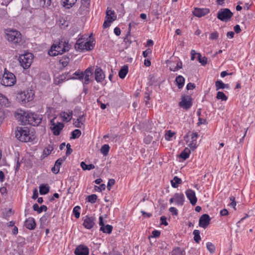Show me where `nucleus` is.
Masks as SVG:
<instances>
[{"label":"nucleus","instance_id":"de8ad7c7","mask_svg":"<svg viewBox=\"0 0 255 255\" xmlns=\"http://www.w3.org/2000/svg\"><path fill=\"white\" fill-rule=\"evenodd\" d=\"M171 255H183V251L179 248H177L173 250Z\"/></svg>","mask_w":255,"mask_h":255},{"label":"nucleus","instance_id":"0eeeda50","mask_svg":"<svg viewBox=\"0 0 255 255\" xmlns=\"http://www.w3.org/2000/svg\"><path fill=\"white\" fill-rule=\"evenodd\" d=\"M33 59L32 53H28L19 56L18 60L24 69H28L31 65Z\"/></svg>","mask_w":255,"mask_h":255},{"label":"nucleus","instance_id":"423d86ee","mask_svg":"<svg viewBox=\"0 0 255 255\" xmlns=\"http://www.w3.org/2000/svg\"><path fill=\"white\" fill-rule=\"evenodd\" d=\"M75 48L77 51L91 50L94 48V45L90 40L85 41L84 39L79 38L75 45Z\"/></svg>","mask_w":255,"mask_h":255},{"label":"nucleus","instance_id":"4c0bfd02","mask_svg":"<svg viewBox=\"0 0 255 255\" xmlns=\"http://www.w3.org/2000/svg\"><path fill=\"white\" fill-rule=\"evenodd\" d=\"M216 98L218 100H222V101H227L228 97L222 92L219 91L217 94Z\"/></svg>","mask_w":255,"mask_h":255},{"label":"nucleus","instance_id":"bf43d9fd","mask_svg":"<svg viewBox=\"0 0 255 255\" xmlns=\"http://www.w3.org/2000/svg\"><path fill=\"white\" fill-rule=\"evenodd\" d=\"M195 88V85L192 83H189L186 86V89L188 90H193Z\"/></svg>","mask_w":255,"mask_h":255},{"label":"nucleus","instance_id":"1a4fd4ad","mask_svg":"<svg viewBox=\"0 0 255 255\" xmlns=\"http://www.w3.org/2000/svg\"><path fill=\"white\" fill-rule=\"evenodd\" d=\"M33 93L32 91H22L18 93L16 98L19 102L26 103L33 99Z\"/></svg>","mask_w":255,"mask_h":255},{"label":"nucleus","instance_id":"0e129e2a","mask_svg":"<svg viewBox=\"0 0 255 255\" xmlns=\"http://www.w3.org/2000/svg\"><path fill=\"white\" fill-rule=\"evenodd\" d=\"M149 99H150L149 94L147 93H145L144 101L146 105H148V101L149 100Z\"/></svg>","mask_w":255,"mask_h":255},{"label":"nucleus","instance_id":"a878e982","mask_svg":"<svg viewBox=\"0 0 255 255\" xmlns=\"http://www.w3.org/2000/svg\"><path fill=\"white\" fill-rule=\"evenodd\" d=\"M128 73V66L124 65L120 69L119 72V76L120 78L124 79Z\"/></svg>","mask_w":255,"mask_h":255},{"label":"nucleus","instance_id":"39448f33","mask_svg":"<svg viewBox=\"0 0 255 255\" xmlns=\"http://www.w3.org/2000/svg\"><path fill=\"white\" fill-rule=\"evenodd\" d=\"M5 38L11 43L17 44L21 41V34L16 30H9L6 33Z\"/></svg>","mask_w":255,"mask_h":255},{"label":"nucleus","instance_id":"774afa93","mask_svg":"<svg viewBox=\"0 0 255 255\" xmlns=\"http://www.w3.org/2000/svg\"><path fill=\"white\" fill-rule=\"evenodd\" d=\"M220 214L221 216H226L229 214V212L227 209H224L220 211Z\"/></svg>","mask_w":255,"mask_h":255},{"label":"nucleus","instance_id":"ddd939ff","mask_svg":"<svg viewBox=\"0 0 255 255\" xmlns=\"http://www.w3.org/2000/svg\"><path fill=\"white\" fill-rule=\"evenodd\" d=\"M99 225L101 226L100 231L104 233L111 234L113 230V227L110 225H104L103 218L102 216L99 217Z\"/></svg>","mask_w":255,"mask_h":255},{"label":"nucleus","instance_id":"f257e3e1","mask_svg":"<svg viewBox=\"0 0 255 255\" xmlns=\"http://www.w3.org/2000/svg\"><path fill=\"white\" fill-rule=\"evenodd\" d=\"M20 119L24 125L32 126H38L42 121V118L39 115L24 111L20 114Z\"/></svg>","mask_w":255,"mask_h":255},{"label":"nucleus","instance_id":"aec40b11","mask_svg":"<svg viewBox=\"0 0 255 255\" xmlns=\"http://www.w3.org/2000/svg\"><path fill=\"white\" fill-rule=\"evenodd\" d=\"M63 127V123H58L57 124H53V126H51L50 128L52 130L54 135H59Z\"/></svg>","mask_w":255,"mask_h":255},{"label":"nucleus","instance_id":"5fc2aeb1","mask_svg":"<svg viewBox=\"0 0 255 255\" xmlns=\"http://www.w3.org/2000/svg\"><path fill=\"white\" fill-rule=\"evenodd\" d=\"M66 146L67 148L66 154V155H69L72 152L73 150L71 148V145L70 143H67Z\"/></svg>","mask_w":255,"mask_h":255},{"label":"nucleus","instance_id":"58836bf2","mask_svg":"<svg viewBox=\"0 0 255 255\" xmlns=\"http://www.w3.org/2000/svg\"><path fill=\"white\" fill-rule=\"evenodd\" d=\"M110 149V146L108 144H104L101 148V152L104 155H107L108 154Z\"/></svg>","mask_w":255,"mask_h":255},{"label":"nucleus","instance_id":"680f3d73","mask_svg":"<svg viewBox=\"0 0 255 255\" xmlns=\"http://www.w3.org/2000/svg\"><path fill=\"white\" fill-rule=\"evenodd\" d=\"M84 115L83 114L82 115H79L78 118L77 119V121L81 123L82 124H83V123L85 122V119L84 118Z\"/></svg>","mask_w":255,"mask_h":255},{"label":"nucleus","instance_id":"20e7f679","mask_svg":"<svg viewBox=\"0 0 255 255\" xmlns=\"http://www.w3.org/2000/svg\"><path fill=\"white\" fill-rule=\"evenodd\" d=\"M15 83L16 78L14 75L5 69L2 78L0 80L1 85L5 87H10L14 85Z\"/></svg>","mask_w":255,"mask_h":255},{"label":"nucleus","instance_id":"2eb2a0df","mask_svg":"<svg viewBox=\"0 0 255 255\" xmlns=\"http://www.w3.org/2000/svg\"><path fill=\"white\" fill-rule=\"evenodd\" d=\"M89 250L87 246L83 245L78 246L75 249L74 253L76 255H88Z\"/></svg>","mask_w":255,"mask_h":255},{"label":"nucleus","instance_id":"f03ea898","mask_svg":"<svg viewBox=\"0 0 255 255\" xmlns=\"http://www.w3.org/2000/svg\"><path fill=\"white\" fill-rule=\"evenodd\" d=\"M70 49V45L65 39H62L58 42L54 43L48 51V54L51 56H55L59 54H62Z\"/></svg>","mask_w":255,"mask_h":255},{"label":"nucleus","instance_id":"f3484780","mask_svg":"<svg viewBox=\"0 0 255 255\" xmlns=\"http://www.w3.org/2000/svg\"><path fill=\"white\" fill-rule=\"evenodd\" d=\"M185 194L190 203L193 206L195 205L197 201L195 192L191 189H188L186 190Z\"/></svg>","mask_w":255,"mask_h":255},{"label":"nucleus","instance_id":"13d9d810","mask_svg":"<svg viewBox=\"0 0 255 255\" xmlns=\"http://www.w3.org/2000/svg\"><path fill=\"white\" fill-rule=\"evenodd\" d=\"M169 211L173 215H178V210L175 207H170Z\"/></svg>","mask_w":255,"mask_h":255},{"label":"nucleus","instance_id":"79ce46f5","mask_svg":"<svg viewBox=\"0 0 255 255\" xmlns=\"http://www.w3.org/2000/svg\"><path fill=\"white\" fill-rule=\"evenodd\" d=\"M97 199V196L96 194H92L87 197V200L91 203H95Z\"/></svg>","mask_w":255,"mask_h":255},{"label":"nucleus","instance_id":"c9c22d12","mask_svg":"<svg viewBox=\"0 0 255 255\" xmlns=\"http://www.w3.org/2000/svg\"><path fill=\"white\" fill-rule=\"evenodd\" d=\"M81 130L78 129H76L74 130L71 132V136L70 138L71 139L78 138L81 135Z\"/></svg>","mask_w":255,"mask_h":255},{"label":"nucleus","instance_id":"a211bd4d","mask_svg":"<svg viewBox=\"0 0 255 255\" xmlns=\"http://www.w3.org/2000/svg\"><path fill=\"white\" fill-rule=\"evenodd\" d=\"M95 79L97 82H102L105 78V75L100 67H97L94 72Z\"/></svg>","mask_w":255,"mask_h":255},{"label":"nucleus","instance_id":"5701e85b","mask_svg":"<svg viewBox=\"0 0 255 255\" xmlns=\"http://www.w3.org/2000/svg\"><path fill=\"white\" fill-rule=\"evenodd\" d=\"M175 201L177 205L182 206L184 202V196L183 193H175L174 194Z\"/></svg>","mask_w":255,"mask_h":255},{"label":"nucleus","instance_id":"4d7b16f0","mask_svg":"<svg viewBox=\"0 0 255 255\" xmlns=\"http://www.w3.org/2000/svg\"><path fill=\"white\" fill-rule=\"evenodd\" d=\"M189 146L191 150H194L197 147L196 142L192 141L189 144Z\"/></svg>","mask_w":255,"mask_h":255},{"label":"nucleus","instance_id":"09e8293b","mask_svg":"<svg viewBox=\"0 0 255 255\" xmlns=\"http://www.w3.org/2000/svg\"><path fill=\"white\" fill-rule=\"evenodd\" d=\"M182 67V63L181 61H180L177 64V65L174 68L170 67L169 69L170 71H176L178 70L179 69H181Z\"/></svg>","mask_w":255,"mask_h":255},{"label":"nucleus","instance_id":"f8f14e48","mask_svg":"<svg viewBox=\"0 0 255 255\" xmlns=\"http://www.w3.org/2000/svg\"><path fill=\"white\" fill-rule=\"evenodd\" d=\"M93 68L90 67L87 68L85 71L83 72L84 81L83 82V83L84 85H87L91 82L90 77L93 75Z\"/></svg>","mask_w":255,"mask_h":255},{"label":"nucleus","instance_id":"603ef678","mask_svg":"<svg viewBox=\"0 0 255 255\" xmlns=\"http://www.w3.org/2000/svg\"><path fill=\"white\" fill-rule=\"evenodd\" d=\"M115 183V180L114 179H110L109 180L108 185H107V188L108 190H110L111 189V186L112 185H114Z\"/></svg>","mask_w":255,"mask_h":255},{"label":"nucleus","instance_id":"ea45409f","mask_svg":"<svg viewBox=\"0 0 255 255\" xmlns=\"http://www.w3.org/2000/svg\"><path fill=\"white\" fill-rule=\"evenodd\" d=\"M206 247L210 253L213 254L215 252V247L212 243L208 242L206 244Z\"/></svg>","mask_w":255,"mask_h":255},{"label":"nucleus","instance_id":"052dcab7","mask_svg":"<svg viewBox=\"0 0 255 255\" xmlns=\"http://www.w3.org/2000/svg\"><path fill=\"white\" fill-rule=\"evenodd\" d=\"M198 135H199L197 132H193L191 134L192 141L196 142V140L198 137Z\"/></svg>","mask_w":255,"mask_h":255},{"label":"nucleus","instance_id":"a18cd8bd","mask_svg":"<svg viewBox=\"0 0 255 255\" xmlns=\"http://www.w3.org/2000/svg\"><path fill=\"white\" fill-rule=\"evenodd\" d=\"M81 208L79 206H77L75 207L73 210V213L74 214L75 217L76 218H79L80 217V210Z\"/></svg>","mask_w":255,"mask_h":255},{"label":"nucleus","instance_id":"37998d69","mask_svg":"<svg viewBox=\"0 0 255 255\" xmlns=\"http://www.w3.org/2000/svg\"><path fill=\"white\" fill-rule=\"evenodd\" d=\"M216 90L224 89V83L221 80H217L215 82Z\"/></svg>","mask_w":255,"mask_h":255},{"label":"nucleus","instance_id":"3c124183","mask_svg":"<svg viewBox=\"0 0 255 255\" xmlns=\"http://www.w3.org/2000/svg\"><path fill=\"white\" fill-rule=\"evenodd\" d=\"M106 189V185L104 184H102L100 185V186H95V189L98 191H101L102 190H104Z\"/></svg>","mask_w":255,"mask_h":255},{"label":"nucleus","instance_id":"6e6552de","mask_svg":"<svg viewBox=\"0 0 255 255\" xmlns=\"http://www.w3.org/2000/svg\"><path fill=\"white\" fill-rule=\"evenodd\" d=\"M233 15V13L227 8H221L217 13V18L222 21L227 22L230 20Z\"/></svg>","mask_w":255,"mask_h":255},{"label":"nucleus","instance_id":"cd10ccee","mask_svg":"<svg viewBox=\"0 0 255 255\" xmlns=\"http://www.w3.org/2000/svg\"><path fill=\"white\" fill-rule=\"evenodd\" d=\"M175 82L178 88L181 89L184 85L185 79L183 76L179 75L176 78Z\"/></svg>","mask_w":255,"mask_h":255},{"label":"nucleus","instance_id":"7ed1b4c3","mask_svg":"<svg viewBox=\"0 0 255 255\" xmlns=\"http://www.w3.org/2000/svg\"><path fill=\"white\" fill-rule=\"evenodd\" d=\"M15 137L22 142L32 140L29 136V130L27 128L17 127L15 131Z\"/></svg>","mask_w":255,"mask_h":255},{"label":"nucleus","instance_id":"338daca9","mask_svg":"<svg viewBox=\"0 0 255 255\" xmlns=\"http://www.w3.org/2000/svg\"><path fill=\"white\" fill-rule=\"evenodd\" d=\"M38 193L37 190L36 189H35L33 190V195H32V198L33 199H36V198H38Z\"/></svg>","mask_w":255,"mask_h":255},{"label":"nucleus","instance_id":"7c9ffc66","mask_svg":"<svg viewBox=\"0 0 255 255\" xmlns=\"http://www.w3.org/2000/svg\"><path fill=\"white\" fill-rule=\"evenodd\" d=\"M182 183V180L177 176H174L173 179L171 180V185L173 188H177L178 185Z\"/></svg>","mask_w":255,"mask_h":255},{"label":"nucleus","instance_id":"72a5a7b5","mask_svg":"<svg viewBox=\"0 0 255 255\" xmlns=\"http://www.w3.org/2000/svg\"><path fill=\"white\" fill-rule=\"evenodd\" d=\"M197 59L199 62L203 66H205L207 63V58L206 57H202L200 53H197Z\"/></svg>","mask_w":255,"mask_h":255},{"label":"nucleus","instance_id":"c03bdc74","mask_svg":"<svg viewBox=\"0 0 255 255\" xmlns=\"http://www.w3.org/2000/svg\"><path fill=\"white\" fill-rule=\"evenodd\" d=\"M53 150V147L52 145H49L43 151V155L45 156L49 155L51 151Z\"/></svg>","mask_w":255,"mask_h":255},{"label":"nucleus","instance_id":"bb28decb","mask_svg":"<svg viewBox=\"0 0 255 255\" xmlns=\"http://www.w3.org/2000/svg\"><path fill=\"white\" fill-rule=\"evenodd\" d=\"M33 210L37 211L38 213H41L42 211L46 212L47 210V207L45 205H42L41 207H39L38 205L36 203L33 205Z\"/></svg>","mask_w":255,"mask_h":255},{"label":"nucleus","instance_id":"393cba45","mask_svg":"<svg viewBox=\"0 0 255 255\" xmlns=\"http://www.w3.org/2000/svg\"><path fill=\"white\" fill-rule=\"evenodd\" d=\"M77 0H61V4L67 8H70L76 2Z\"/></svg>","mask_w":255,"mask_h":255},{"label":"nucleus","instance_id":"4be33fe9","mask_svg":"<svg viewBox=\"0 0 255 255\" xmlns=\"http://www.w3.org/2000/svg\"><path fill=\"white\" fill-rule=\"evenodd\" d=\"M36 225L35 220L33 218H29L24 222L25 227L30 230H34L36 227Z\"/></svg>","mask_w":255,"mask_h":255},{"label":"nucleus","instance_id":"8fccbe9b","mask_svg":"<svg viewBox=\"0 0 255 255\" xmlns=\"http://www.w3.org/2000/svg\"><path fill=\"white\" fill-rule=\"evenodd\" d=\"M219 37V33L217 31H214L211 33L209 38L211 40H216Z\"/></svg>","mask_w":255,"mask_h":255},{"label":"nucleus","instance_id":"2f4dec72","mask_svg":"<svg viewBox=\"0 0 255 255\" xmlns=\"http://www.w3.org/2000/svg\"><path fill=\"white\" fill-rule=\"evenodd\" d=\"M73 75L77 76V77H72L69 78L72 79H77L80 81H83L84 80L83 72L81 71L80 70H77L73 74Z\"/></svg>","mask_w":255,"mask_h":255},{"label":"nucleus","instance_id":"6ab92c4d","mask_svg":"<svg viewBox=\"0 0 255 255\" xmlns=\"http://www.w3.org/2000/svg\"><path fill=\"white\" fill-rule=\"evenodd\" d=\"M95 219L92 217L86 216L84 220L83 226L87 229L92 228L95 224Z\"/></svg>","mask_w":255,"mask_h":255},{"label":"nucleus","instance_id":"49530a36","mask_svg":"<svg viewBox=\"0 0 255 255\" xmlns=\"http://www.w3.org/2000/svg\"><path fill=\"white\" fill-rule=\"evenodd\" d=\"M66 158V156H63L62 158H60L58 159H57L55 163L56 167L59 168V169H60V167L61 165L62 164V162L65 160Z\"/></svg>","mask_w":255,"mask_h":255},{"label":"nucleus","instance_id":"b1692460","mask_svg":"<svg viewBox=\"0 0 255 255\" xmlns=\"http://www.w3.org/2000/svg\"><path fill=\"white\" fill-rule=\"evenodd\" d=\"M73 114L72 111H69L68 113L62 112L60 115L63 118L64 121L69 122L72 119Z\"/></svg>","mask_w":255,"mask_h":255},{"label":"nucleus","instance_id":"6e6d98bb","mask_svg":"<svg viewBox=\"0 0 255 255\" xmlns=\"http://www.w3.org/2000/svg\"><path fill=\"white\" fill-rule=\"evenodd\" d=\"M80 113H81V109L78 107H76L74 110V116L78 117L79 115H81L80 114Z\"/></svg>","mask_w":255,"mask_h":255},{"label":"nucleus","instance_id":"412c9836","mask_svg":"<svg viewBox=\"0 0 255 255\" xmlns=\"http://www.w3.org/2000/svg\"><path fill=\"white\" fill-rule=\"evenodd\" d=\"M90 4V3H87L86 2L81 1V5L78 10V12L80 15L86 14L89 11L88 9Z\"/></svg>","mask_w":255,"mask_h":255},{"label":"nucleus","instance_id":"864d4df0","mask_svg":"<svg viewBox=\"0 0 255 255\" xmlns=\"http://www.w3.org/2000/svg\"><path fill=\"white\" fill-rule=\"evenodd\" d=\"M160 232L159 231L154 230V231H152V235L151 236H149V238H150V237L157 238L160 236Z\"/></svg>","mask_w":255,"mask_h":255},{"label":"nucleus","instance_id":"a19ab883","mask_svg":"<svg viewBox=\"0 0 255 255\" xmlns=\"http://www.w3.org/2000/svg\"><path fill=\"white\" fill-rule=\"evenodd\" d=\"M7 104L8 99L2 94L0 93V105L6 106Z\"/></svg>","mask_w":255,"mask_h":255},{"label":"nucleus","instance_id":"f704fd0d","mask_svg":"<svg viewBox=\"0 0 255 255\" xmlns=\"http://www.w3.org/2000/svg\"><path fill=\"white\" fill-rule=\"evenodd\" d=\"M193 234L194 235V240L196 243H199L201 240V237L200 235V231L198 230H195Z\"/></svg>","mask_w":255,"mask_h":255},{"label":"nucleus","instance_id":"c85d7f7f","mask_svg":"<svg viewBox=\"0 0 255 255\" xmlns=\"http://www.w3.org/2000/svg\"><path fill=\"white\" fill-rule=\"evenodd\" d=\"M50 187L47 185L42 184L39 187V193L41 195H45L49 191Z\"/></svg>","mask_w":255,"mask_h":255},{"label":"nucleus","instance_id":"e433bc0d","mask_svg":"<svg viewBox=\"0 0 255 255\" xmlns=\"http://www.w3.org/2000/svg\"><path fill=\"white\" fill-rule=\"evenodd\" d=\"M69 59H70L68 57L64 56L60 59L59 62L62 66L65 67L68 64Z\"/></svg>","mask_w":255,"mask_h":255},{"label":"nucleus","instance_id":"c756f323","mask_svg":"<svg viewBox=\"0 0 255 255\" xmlns=\"http://www.w3.org/2000/svg\"><path fill=\"white\" fill-rule=\"evenodd\" d=\"M190 152V149L186 147L181 152L180 157L183 159L185 160L189 157Z\"/></svg>","mask_w":255,"mask_h":255},{"label":"nucleus","instance_id":"9d476101","mask_svg":"<svg viewBox=\"0 0 255 255\" xmlns=\"http://www.w3.org/2000/svg\"><path fill=\"white\" fill-rule=\"evenodd\" d=\"M192 99L190 96L183 95L181 98V101L179 103V105L183 109L188 110L190 108L192 105Z\"/></svg>","mask_w":255,"mask_h":255},{"label":"nucleus","instance_id":"473e14b6","mask_svg":"<svg viewBox=\"0 0 255 255\" xmlns=\"http://www.w3.org/2000/svg\"><path fill=\"white\" fill-rule=\"evenodd\" d=\"M80 165L83 170H90L95 168V166L93 164L87 165L84 161L81 162Z\"/></svg>","mask_w":255,"mask_h":255},{"label":"nucleus","instance_id":"dca6fc26","mask_svg":"<svg viewBox=\"0 0 255 255\" xmlns=\"http://www.w3.org/2000/svg\"><path fill=\"white\" fill-rule=\"evenodd\" d=\"M112 14H114V11L111 10H107L106 11V18L107 19L105 20L104 24L103 27L104 28H107L110 26V23L115 20V18H113L111 16Z\"/></svg>","mask_w":255,"mask_h":255},{"label":"nucleus","instance_id":"e2e57ef3","mask_svg":"<svg viewBox=\"0 0 255 255\" xmlns=\"http://www.w3.org/2000/svg\"><path fill=\"white\" fill-rule=\"evenodd\" d=\"M160 221L161 222V224L164 225L165 226L168 225V223L166 221V218L165 216H161L160 217Z\"/></svg>","mask_w":255,"mask_h":255},{"label":"nucleus","instance_id":"69168bd1","mask_svg":"<svg viewBox=\"0 0 255 255\" xmlns=\"http://www.w3.org/2000/svg\"><path fill=\"white\" fill-rule=\"evenodd\" d=\"M151 53V50L150 49L148 48L146 50L144 51L142 53L143 56L144 57H146L148 54Z\"/></svg>","mask_w":255,"mask_h":255},{"label":"nucleus","instance_id":"4468645a","mask_svg":"<svg viewBox=\"0 0 255 255\" xmlns=\"http://www.w3.org/2000/svg\"><path fill=\"white\" fill-rule=\"evenodd\" d=\"M210 9L208 8H195L193 13V14L198 17L205 16L210 12Z\"/></svg>","mask_w":255,"mask_h":255},{"label":"nucleus","instance_id":"9b49d317","mask_svg":"<svg viewBox=\"0 0 255 255\" xmlns=\"http://www.w3.org/2000/svg\"><path fill=\"white\" fill-rule=\"evenodd\" d=\"M211 218L209 215L205 214L202 215L199 220V226L204 229H206L210 224Z\"/></svg>","mask_w":255,"mask_h":255}]
</instances>
